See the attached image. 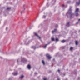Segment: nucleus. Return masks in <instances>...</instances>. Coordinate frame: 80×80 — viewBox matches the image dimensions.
<instances>
[{"instance_id":"nucleus-10","label":"nucleus","mask_w":80,"mask_h":80,"mask_svg":"<svg viewBox=\"0 0 80 80\" xmlns=\"http://www.w3.org/2000/svg\"><path fill=\"white\" fill-rule=\"evenodd\" d=\"M42 63L43 64V65H45V62L43 60L42 61Z\"/></svg>"},{"instance_id":"nucleus-8","label":"nucleus","mask_w":80,"mask_h":80,"mask_svg":"<svg viewBox=\"0 0 80 80\" xmlns=\"http://www.w3.org/2000/svg\"><path fill=\"white\" fill-rule=\"evenodd\" d=\"M66 42V40H63L62 41H61L62 43H64L65 42Z\"/></svg>"},{"instance_id":"nucleus-25","label":"nucleus","mask_w":80,"mask_h":80,"mask_svg":"<svg viewBox=\"0 0 80 80\" xmlns=\"http://www.w3.org/2000/svg\"><path fill=\"white\" fill-rule=\"evenodd\" d=\"M62 7H64V6H65V5H64V4H63L62 5Z\"/></svg>"},{"instance_id":"nucleus-11","label":"nucleus","mask_w":80,"mask_h":80,"mask_svg":"<svg viewBox=\"0 0 80 80\" xmlns=\"http://www.w3.org/2000/svg\"><path fill=\"white\" fill-rule=\"evenodd\" d=\"M13 74L14 75H17L18 73L17 72L16 73H13Z\"/></svg>"},{"instance_id":"nucleus-9","label":"nucleus","mask_w":80,"mask_h":80,"mask_svg":"<svg viewBox=\"0 0 80 80\" xmlns=\"http://www.w3.org/2000/svg\"><path fill=\"white\" fill-rule=\"evenodd\" d=\"M76 4L78 6V5H79L80 4V1H79L78 2H76Z\"/></svg>"},{"instance_id":"nucleus-30","label":"nucleus","mask_w":80,"mask_h":80,"mask_svg":"<svg viewBox=\"0 0 80 80\" xmlns=\"http://www.w3.org/2000/svg\"><path fill=\"white\" fill-rule=\"evenodd\" d=\"M64 75L65 76V74H64Z\"/></svg>"},{"instance_id":"nucleus-29","label":"nucleus","mask_w":80,"mask_h":80,"mask_svg":"<svg viewBox=\"0 0 80 80\" xmlns=\"http://www.w3.org/2000/svg\"><path fill=\"white\" fill-rule=\"evenodd\" d=\"M78 21H80V19H78Z\"/></svg>"},{"instance_id":"nucleus-1","label":"nucleus","mask_w":80,"mask_h":80,"mask_svg":"<svg viewBox=\"0 0 80 80\" xmlns=\"http://www.w3.org/2000/svg\"><path fill=\"white\" fill-rule=\"evenodd\" d=\"M46 57L48 58V59H50L52 58V57L48 54H46Z\"/></svg>"},{"instance_id":"nucleus-28","label":"nucleus","mask_w":80,"mask_h":80,"mask_svg":"<svg viewBox=\"0 0 80 80\" xmlns=\"http://www.w3.org/2000/svg\"><path fill=\"white\" fill-rule=\"evenodd\" d=\"M57 80H60V79L58 78Z\"/></svg>"},{"instance_id":"nucleus-18","label":"nucleus","mask_w":80,"mask_h":80,"mask_svg":"<svg viewBox=\"0 0 80 80\" xmlns=\"http://www.w3.org/2000/svg\"><path fill=\"white\" fill-rule=\"evenodd\" d=\"M56 41H59L58 39L56 38Z\"/></svg>"},{"instance_id":"nucleus-23","label":"nucleus","mask_w":80,"mask_h":80,"mask_svg":"<svg viewBox=\"0 0 80 80\" xmlns=\"http://www.w3.org/2000/svg\"><path fill=\"white\" fill-rule=\"evenodd\" d=\"M58 27V25H57L56 26V27Z\"/></svg>"},{"instance_id":"nucleus-6","label":"nucleus","mask_w":80,"mask_h":80,"mask_svg":"<svg viewBox=\"0 0 80 80\" xmlns=\"http://www.w3.org/2000/svg\"><path fill=\"white\" fill-rule=\"evenodd\" d=\"M79 10V9L78 8H77L76 9V11H75V13H77V12H78Z\"/></svg>"},{"instance_id":"nucleus-26","label":"nucleus","mask_w":80,"mask_h":80,"mask_svg":"<svg viewBox=\"0 0 80 80\" xmlns=\"http://www.w3.org/2000/svg\"><path fill=\"white\" fill-rule=\"evenodd\" d=\"M25 5H23V7H25Z\"/></svg>"},{"instance_id":"nucleus-24","label":"nucleus","mask_w":80,"mask_h":80,"mask_svg":"<svg viewBox=\"0 0 80 80\" xmlns=\"http://www.w3.org/2000/svg\"><path fill=\"white\" fill-rule=\"evenodd\" d=\"M23 11H21V13H23Z\"/></svg>"},{"instance_id":"nucleus-3","label":"nucleus","mask_w":80,"mask_h":80,"mask_svg":"<svg viewBox=\"0 0 80 80\" xmlns=\"http://www.w3.org/2000/svg\"><path fill=\"white\" fill-rule=\"evenodd\" d=\"M50 43H51V42H49L48 43V44H46L44 46H43V48H46V47L48 45H49V44Z\"/></svg>"},{"instance_id":"nucleus-2","label":"nucleus","mask_w":80,"mask_h":80,"mask_svg":"<svg viewBox=\"0 0 80 80\" xmlns=\"http://www.w3.org/2000/svg\"><path fill=\"white\" fill-rule=\"evenodd\" d=\"M70 18H72V16H74L73 14L72 13V12H70Z\"/></svg>"},{"instance_id":"nucleus-13","label":"nucleus","mask_w":80,"mask_h":80,"mask_svg":"<svg viewBox=\"0 0 80 80\" xmlns=\"http://www.w3.org/2000/svg\"><path fill=\"white\" fill-rule=\"evenodd\" d=\"M75 44H76V45H78V41H75Z\"/></svg>"},{"instance_id":"nucleus-12","label":"nucleus","mask_w":80,"mask_h":80,"mask_svg":"<svg viewBox=\"0 0 80 80\" xmlns=\"http://www.w3.org/2000/svg\"><path fill=\"white\" fill-rule=\"evenodd\" d=\"M51 40L52 41H55V39L53 38H51Z\"/></svg>"},{"instance_id":"nucleus-16","label":"nucleus","mask_w":80,"mask_h":80,"mask_svg":"<svg viewBox=\"0 0 80 80\" xmlns=\"http://www.w3.org/2000/svg\"><path fill=\"white\" fill-rule=\"evenodd\" d=\"M24 77V76L23 75H22L21 77H20V78H23Z\"/></svg>"},{"instance_id":"nucleus-17","label":"nucleus","mask_w":80,"mask_h":80,"mask_svg":"<svg viewBox=\"0 0 80 80\" xmlns=\"http://www.w3.org/2000/svg\"><path fill=\"white\" fill-rule=\"evenodd\" d=\"M69 24H70V22H68V23L67 24V26H68V25H69Z\"/></svg>"},{"instance_id":"nucleus-15","label":"nucleus","mask_w":80,"mask_h":80,"mask_svg":"<svg viewBox=\"0 0 80 80\" xmlns=\"http://www.w3.org/2000/svg\"><path fill=\"white\" fill-rule=\"evenodd\" d=\"M76 17H78V13H76Z\"/></svg>"},{"instance_id":"nucleus-19","label":"nucleus","mask_w":80,"mask_h":80,"mask_svg":"<svg viewBox=\"0 0 80 80\" xmlns=\"http://www.w3.org/2000/svg\"><path fill=\"white\" fill-rule=\"evenodd\" d=\"M46 16L45 15L43 16V18H46Z\"/></svg>"},{"instance_id":"nucleus-22","label":"nucleus","mask_w":80,"mask_h":80,"mask_svg":"<svg viewBox=\"0 0 80 80\" xmlns=\"http://www.w3.org/2000/svg\"><path fill=\"white\" fill-rule=\"evenodd\" d=\"M43 80H47V78H44Z\"/></svg>"},{"instance_id":"nucleus-5","label":"nucleus","mask_w":80,"mask_h":80,"mask_svg":"<svg viewBox=\"0 0 80 80\" xmlns=\"http://www.w3.org/2000/svg\"><path fill=\"white\" fill-rule=\"evenodd\" d=\"M35 35L37 37H38L39 38V39H40L41 38L39 36H38V34H37V33H35Z\"/></svg>"},{"instance_id":"nucleus-4","label":"nucleus","mask_w":80,"mask_h":80,"mask_svg":"<svg viewBox=\"0 0 80 80\" xmlns=\"http://www.w3.org/2000/svg\"><path fill=\"white\" fill-rule=\"evenodd\" d=\"M27 68L29 69V70H30L31 68V66H30V64H28L27 66Z\"/></svg>"},{"instance_id":"nucleus-27","label":"nucleus","mask_w":80,"mask_h":80,"mask_svg":"<svg viewBox=\"0 0 80 80\" xmlns=\"http://www.w3.org/2000/svg\"><path fill=\"white\" fill-rule=\"evenodd\" d=\"M8 29V28H6V30H7Z\"/></svg>"},{"instance_id":"nucleus-21","label":"nucleus","mask_w":80,"mask_h":80,"mask_svg":"<svg viewBox=\"0 0 80 80\" xmlns=\"http://www.w3.org/2000/svg\"><path fill=\"white\" fill-rule=\"evenodd\" d=\"M58 72L59 73H60V70H58Z\"/></svg>"},{"instance_id":"nucleus-20","label":"nucleus","mask_w":80,"mask_h":80,"mask_svg":"<svg viewBox=\"0 0 80 80\" xmlns=\"http://www.w3.org/2000/svg\"><path fill=\"white\" fill-rule=\"evenodd\" d=\"M72 49H73V48H72V47H71V48H70V50H72Z\"/></svg>"},{"instance_id":"nucleus-32","label":"nucleus","mask_w":80,"mask_h":80,"mask_svg":"<svg viewBox=\"0 0 80 80\" xmlns=\"http://www.w3.org/2000/svg\"><path fill=\"white\" fill-rule=\"evenodd\" d=\"M17 62H18V60H17Z\"/></svg>"},{"instance_id":"nucleus-7","label":"nucleus","mask_w":80,"mask_h":80,"mask_svg":"<svg viewBox=\"0 0 80 80\" xmlns=\"http://www.w3.org/2000/svg\"><path fill=\"white\" fill-rule=\"evenodd\" d=\"M56 31H57V29H54V31H52V33H54V32H56Z\"/></svg>"},{"instance_id":"nucleus-14","label":"nucleus","mask_w":80,"mask_h":80,"mask_svg":"<svg viewBox=\"0 0 80 80\" xmlns=\"http://www.w3.org/2000/svg\"><path fill=\"white\" fill-rule=\"evenodd\" d=\"M10 9H11V8H7V10H10Z\"/></svg>"},{"instance_id":"nucleus-31","label":"nucleus","mask_w":80,"mask_h":80,"mask_svg":"<svg viewBox=\"0 0 80 80\" xmlns=\"http://www.w3.org/2000/svg\"><path fill=\"white\" fill-rule=\"evenodd\" d=\"M76 23L77 24H78V22H77Z\"/></svg>"}]
</instances>
